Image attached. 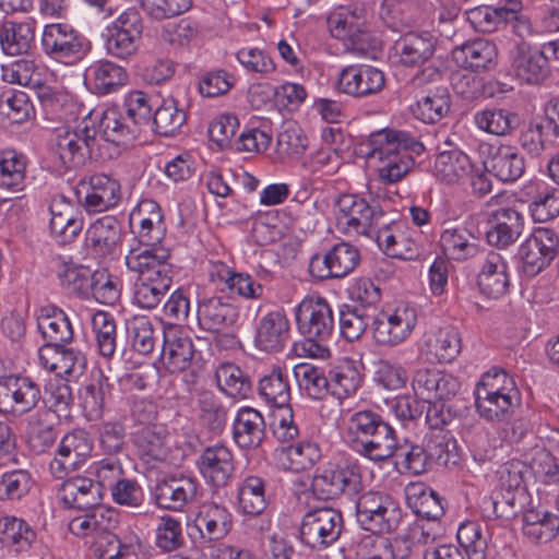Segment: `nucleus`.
Here are the masks:
<instances>
[{
	"mask_svg": "<svg viewBox=\"0 0 559 559\" xmlns=\"http://www.w3.org/2000/svg\"><path fill=\"white\" fill-rule=\"evenodd\" d=\"M36 538L35 530L25 520L13 515L0 518V543L10 550L27 551Z\"/></svg>",
	"mask_w": 559,
	"mask_h": 559,
	"instance_id": "obj_51",
	"label": "nucleus"
},
{
	"mask_svg": "<svg viewBox=\"0 0 559 559\" xmlns=\"http://www.w3.org/2000/svg\"><path fill=\"white\" fill-rule=\"evenodd\" d=\"M510 278L503 257L489 251L477 276V284L484 295L497 299L508 292Z\"/></svg>",
	"mask_w": 559,
	"mask_h": 559,
	"instance_id": "obj_43",
	"label": "nucleus"
},
{
	"mask_svg": "<svg viewBox=\"0 0 559 559\" xmlns=\"http://www.w3.org/2000/svg\"><path fill=\"white\" fill-rule=\"evenodd\" d=\"M511 68L519 80L530 85H538L551 74L544 51L524 41L516 44L511 50Z\"/></svg>",
	"mask_w": 559,
	"mask_h": 559,
	"instance_id": "obj_22",
	"label": "nucleus"
},
{
	"mask_svg": "<svg viewBox=\"0 0 559 559\" xmlns=\"http://www.w3.org/2000/svg\"><path fill=\"white\" fill-rule=\"evenodd\" d=\"M359 260L358 249L342 241L323 255L314 254L309 262V272L318 280L341 278L353 272Z\"/></svg>",
	"mask_w": 559,
	"mask_h": 559,
	"instance_id": "obj_18",
	"label": "nucleus"
},
{
	"mask_svg": "<svg viewBox=\"0 0 559 559\" xmlns=\"http://www.w3.org/2000/svg\"><path fill=\"white\" fill-rule=\"evenodd\" d=\"M368 158L377 163V171L383 183L401 181L415 166L411 155H420L425 146L409 132L382 129L370 134Z\"/></svg>",
	"mask_w": 559,
	"mask_h": 559,
	"instance_id": "obj_1",
	"label": "nucleus"
},
{
	"mask_svg": "<svg viewBox=\"0 0 559 559\" xmlns=\"http://www.w3.org/2000/svg\"><path fill=\"white\" fill-rule=\"evenodd\" d=\"M522 272L534 277L547 269L559 254V234L547 227H537L520 245Z\"/></svg>",
	"mask_w": 559,
	"mask_h": 559,
	"instance_id": "obj_10",
	"label": "nucleus"
},
{
	"mask_svg": "<svg viewBox=\"0 0 559 559\" xmlns=\"http://www.w3.org/2000/svg\"><path fill=\"white\" fill-rule=\"evenodd\" d=\"M199 483L189 476H171L159 480L153 491L156 504L166 510L181 511L198 493Z\"/></svg>",
	"mask_w": 559,
	"mask_h": 559,
	"instance_id": "obj_31",
	"label": "nucleus"
},
{
	"mask_svg": "<svg viewBox=\"0 0 559 559\" xmlns=\"http://www.w3.org/2000/svg\"><path fill=\"white\" fill-rule=\"evenodd\" d=\"M37 20L26 16L0 22V48L10 57L29 56L35 49Z\"/></svg>",
	"mask_w": 559,
	"mask_h": 559,
	"instance_id": "obj_21",
	"label": "nucleus"
},
{
	"mask_svg": "<svg viewBox=\"0 0 559 559\" xmlns=\"http://www.w3.org/2000/svg\"><path fill=\"white\" fill-rule=\"evenodd\" d=\"M374 237L378 246L391 258L411 261L420 254L419 245L412 239L402 223L384 224Z\"/></svg>",
	"mask_w": 559,
	"mask_h": 559,
	"instance_id": "obj_34",
	"label": "nucleus"
},
{
	"mask_svg": "<svg viewBox=\"0 0 559 559\" xmlns=\"http://www.w3.org/2000/svg\"><path fill=\"white\" fill-rule=\"evenodd\" d=\"M37 326L46 344L64 345L73 338V329L68 316L55 306L40 308Z\"/></svg>",
	"mask_w": 559,
	"mask_h": 559,
	"instance_id": "obj_46",
	"label": "nucleus"
},
{
	"mask_svg": "<svg viewBox=\"0 0 559 559\" xmlns=\"http://www.w3.org/2000/svg\"><path fill=\"white\" fill-rule=\"evenodd\" d=\"M34 111L28 95L20 90L8 88L0 94V121L3 123H23Z\"/></svg>",
	"mask_w": 559,
	"mask_h": 559,
	"instance_id": "obj_61",
	"label": "nucleus"
},
{
	"mask_svg": "<svg viewBox=\"0 0 559 559\" xmlns=\"http://www.w3.org/2000/svg\"><path fill=\"white\" fill-rule=\"evenodd\" d=\"M84 194L82 205L87 213H102L116 207L122 198L120 182L106 174H94L80 181Z\"/></svg>",
	"mask_w": 559,
	"mask_h": 559,
	"instance_id": "obj_19",
	"label": "nucleus"
},
{
	"mask_svg": "<svg viewBox=\"0 0 559 559\" xmlns=\"http://www.w3.org/2000/svg\"><path fill=\"white\" fill-rule=\"evenodd\" d=\"M50 233L60 245L71 243L76 239L83 228L82 218L75 216L68 203H53L50 205Z\"/></svg>",
	"mask_w": 559,
	"mask_h": 559,
	"instance_id": "obj_54",
	"label": "nucleus"
},
{
	"mask_svg": "<svg viewBox=\"0 0 559 559\" xmlns=\"http://www.w3.org/2000/svg\"><path fill=\"white\" fill-rule=\"evenodd\" d=\"M168 432L163 425H146L133 433L136 454L146 464L164 462L169 452Z\"/></svg>",
	"mask_w": 559,
	"mask_h": 559,
	"instance_id": "obj_40",
	"label": "nucleus"
},
{
	"mask_svg": "<svg viewBox=\"0 0 559 559\" xmlns=\"http://www.w3.org/2000/svg\"><path fill=\"white\" fill-rule=\"evenodd\" d=\"M259 394L269 404L277 409L290 406V385L286 371L282 368H273L270 373L259 381Z\"/></svg>",
	"mask_w": 559,
	"mask_h": 559,
	"instance_id": "obj_59",
	"label": "nucleus"
},
{
	"mask_svg": "<svg viewBox=\"0 0 559 559\" xmlns=\"http://www.w3.org/2000/svg\"><path fill=\"white\" fill-rule=\"evenodd\" d=\"M443 258L463 262L479 253V241L475 234L464 225L444 228L439 239Z\"/></svg>",
	"mask_w": 559,
	"mask_h": 559,
	"instance_id": "obj_39",
	"label": "nucleus"
},
{
	"mask_svg": "<svg viewBox=\"0 0 559 559\" xmlns=\"http://www.w3.org/2000/svg\"><path fill=\"white\" fill-rule=\"evenodd\" d=\"M452 57L464 69L473 72L488 71L497 64L498 49L491 40L477 38L455 47Z\"/></svg>",
	"mask_w": 559,
	"mask_h": 559,
	"instance_id": "obj_36",
	"label": "nucleus"
},
{
	"mask_svg": "<svg viewBox=\"0 0 559 559\" xmlns=\"http://www.w3.org/2000/svg\"><path fill=\"white\" fill-rule=\"evenodd\" d=\"M424 442L432 467H449L459 463L456 441L448 431L431 430L426 435Z\"/></svg>",
	"mask_w": 559,
	"mask_h": 559,
	"instance_id": "obj_56",
	"label": "nucleus"
},
{
	"mask_svg": "<svg viewBox=\"0 0 559 559\" xmlns=\"http://www.w3.org/2000/svg\"><path fill=\"white\" fill-rule=\"evenodd\" d=\"M297 330L306 337L328 341L332 337L335 319L332 306L319 295L306 296L294 309Z\"/></svg>",
	"mask_w": 559,
	"mask_h": 559,
	"instance_id": "obj_11",
	"label": "nucleus"
},
{
	"mask_svg": "<svg viewBox=\"0 0 559 559\" xmlns=\"http://www.w3.org/2000/svg\"><path fill=\"white\" fill-rule=\"evenodd\" d=\"M522 522V532L532 543H548L559 532V516L548 511L530 509L524 512Z\"/></svg>",
	"mask_w": 559,
	"mask_h": 559,
	"instance_id": "obj_53",
	"label": "nucleus"
},
{
	"mask_svg": "<svg viewBox=\"0 0 559 559\" xmlns=\"http://www.w3.org/2000/svg\"><path fill=\"white\" fill-rule=\"evenodd\" d=\"M265 480L255 475H248L237 484V511L248 516H261L267 507Z\"/></svg>",
	"mask_w": 559,
	"mask_h": 559,
	"instance_id": "obj_45",
	"label": "nucleus"
},
{
	"mask_svg": "<svg viewBox=\"0 0 559 559\" xmlns=\"http://www.w3.org/2000/svg\"><path fill=\"white\" fill-rule=\"evenodd\" d=\"M415 395L426 403L441 402L455 395L457 382L452 377L428 368L418 369L413 378Z\"/></svg>",
	"mask_w": 559,
	"mask_h": 559,
	"instance_id": "obj_32",
	"label": "nucleus"
},
{
	"mask_svg": "<svg viewBox=\"0 0 559 559\" xmlns=\"http://www.w3.org/2000/svg\"><path fill=\"white\" fill-rule=\"evenodd\" d=\"M97 131L83 119L74 130H64L57 134L56 152L67 168H79L92 158L96 146Z\"/></svg>",
	"mask_w": 559,
	"mask_h": 559,
	"instance_id": "obj_15",
	"label": "nucleus"
},
{
	"mask_svg": "<svg viewBox=\"0 0 559 559\" xmlns=\"http://www.w3.org/2000/svg\"><path fill=\"white\" fill-rule=\"evenodd\" d=\"M169 259L165 247H138L126 255V265L136 277L170 289L177 271Z\"/></svg>",
	"mask_w": 559,
	"mask_h": 559,
	"instance_id": "obj_8",
	"label": "nucleus"
},
{
	"mask_svg": "<svg viewBox=\"0 0 559 559\" xmlns=\"http://www.w3.org/2000/svg\"><path fill=\"white\" fill-rule=\"evenodd\" d=\"M128 80L127 70L110 60L95 61L84 73L85 84L97 95L116 93Z\"/></svg>",
	"mask_w": 559,
	"mask_h": 559,
	"instance_id": "obj_37",
	"label": "nucleus"
},
{
	"mask_svg": "<svg viewBox=\"0 0 559 559\" xmlns=\"http://www.w3.org/2000/svg\"><path fill=\"white\" fill-rule=\"evenodd\" d=\"M475 126L489 134L504 136L519 124V116L504 108H486L474 114Z\"/></svg>",
	"mask_w": 559,
	"mask_h": 559,
	"instance_id": "obj_60",
	"label": "nucleus"
},
{
	"mask_svg": "<svg viewBox=\"0 0 559 559\" xmlns=\"http://www.w3.org/2000/svg\"><path fill=\"white\" fill-rule=\"evenodd\" d=\"M290 322L283 309H275L262 316L255 325L254 345L269 353H281L290 338Z\"/></svg>",
	"mask_w": 559,
	"mask_h": 559,
	"instance_id": "obj_23",
	"label": "nucleus"
},
{
	"mask_svg": "<svg viewBox=\"0 0 559 559\" xmlns=\"http://www.w3.org/2000/svg\"><path fill=\"white\" fill-rule=\"evenodd\" d=\"M461 352V335L451 325L429 331L424 335L421 353L429 362H450Z\"/></svg>",
	"mask_w": 559,
	"mask_h": 559,
	"instance_id": "obj_38",
	"label": "nucleus"
},
{
	"mask_svg": "<svg viewBox=\"0 0 559 559\" xmlns=\"http://www.w3.org/2000/svg\"><path fill=\"white\" fill-rule=\"evenodd\" d=\"M417 322L418 314L414 306L401 302L395 307H386L372 322L373 338L382 346H397L409 338Z\"/></svg>",
	"mask_w": 559,
	"mask_h": 559,
	"instance_id": "obj_7",
	"label": "nucleus"
},
{
	"mask_svg": "<svg viewBox=\"0 0 559 559\" xmlns=\"http://www.w3.org/2000/svg\"><path fill=\"white\" fill-rule=\"evenodd\" d=\"M459 544L465 549L468 559H486L488 540L490 538L488 528L477 521L462 523L456 534Z\"/></svg>",
	"mask_w": 559,
	"mask_h": 559,
	"instance_id": "obj_62",
	"label": "nucleus"
},
{
	"mask_svg": "<svg viewBox=\"0 0 559 559\" xmlns=\"http://www.w3.org/2000/svg\"><path fill=\"white\" fill-rule=\"evenodd\" d=\"M362 383V374L353 359H342L329 370L330 392L338 400L354 395Z\"/></svg>",
	"mask_w": 559,
	"mask_h": 559,
	"instance_id": "obj_50",
	"label": "nucleus"
},
{
	"mask_svg": "<svg viewBox=\"0 0 559 559\" xmlns=\"http://www.w3.org/2000/svg\"><path fill=\"white\" fill-rule=\"evenodd\" d=\"M384 85V73L369 64L347 66L337 78V90L357 98L374 95L381 92Z\"/></svg>",
	"mask_w": 559,
	"mask_h": 559,
	"instance_id": "obj_20",
	"label": "nucleus"
},
{
	"mask_svg": "<svg viewBox=\"0 0 559 559\" xmlns=\"http://www.w3.org/2000/svg\"><path fill=\"white\" fill-rule=\"evenodd\" d=\"M201 353L195 348L190 335L177 326L164 331L160 364L169 373H178L200 367Z\"/></svg>",
	"mask_w": 559,
	"mask_h": 559,
	"instance_id": "obj_17",
	"label": "nucleus"
},
{
	"mask_svg": "<svg viewBox=\"0 0 559 559\" xmlns=\"http://www.w3.org/2000/svg\"><path fill=\"white\" fill-rule=\"evenodd\" d=\"M518 394H475V404L480 417L487 421L499 423L513 413Z\"/></svg>",
	"mask_w": 559,
	"mask_h": 559,
	"instance_id": "obj_63",
	"label": "nucleus"
},
{
	"mask_svg": "<svg viewBox=\"0 0 559 559\" xmlns=\"http://www.w3.org/2000/svg\"><path fill=\"white\" fill-rule=\"evenodd\" d=\"M40 46L46 56L64 64L80 62L92 50L90 39L67 23L45 25Z\"/></svg>",
	"mask_w": 559,
	"mask_h": 559,
	"instance_id": "obj_5",
	"label": "nucleus"
},
{
	"mask_svg": "<svg viewBox=\"0 0 559 559\" xmlns=\"http://www.w3.org/2000/svg\"><path fill=\"white\" fill-rule=\"evenodd\" d=\"M342 530V513L333 508H320L304 515L300 539L310 548L322 550L337 542Z\"/></svg>",
	"mask_w": 559,
	"mask_h": 559,
	"instance_id": "obj_12",
	"label": "nucleus"
},
{
	"mask_svg": "<svg viewBox=\"0 0 559 559\" xmlns=\"http://www.w3.org/2000/svg\"><path fill=\"white\" fill-rule=\"evenodd\" d=\"M451 97L445 86H436L417 99L413 114L425 123L440 121L450 110Z\"/></svg>",
	"mask_w": 559,
	"mask_h": 559,
	"instance_id": "obj_55",
	"label": "nucleus"
},
{
	"mask_svg": "<svg viewBox=\"0 0 559 559\" xmlns=\"http://www.w3.org/2000/svg\"><path fill=\"white\" fill-rule=\"evenodd\" d=\"M328 23L332 36L343 40L348 49L358 56L367 53L370 48V33L362 9L340 8L329 16Z\"/></svg>",
	"mask_w": 559,
	"mask_h": 559,
	"instance_id": "obj_13",
	"label": "nucleus"
},
{
	"mask_svg": "<svg viewBox=\"0 0 559 559\" xmlns=\"http://www.w3.org/2000/svg\"><path fill=\"white\" fill-rule=\"evenodd\" d=\"M231 437L240 449L252 450L260 447L265 438L263 415L249 406L238 409L233 420Z\"/></svg>",
	"mask_w": 559,
	"mask_h": 559,
	"instance_id": "obj_35",
	"label": "nucleus"
},
{
	"mask_svg": "<svg viewBox=\"0 0 559 559\" xmlns=\"http://www.w3.org/2000/svg\"><path fill=\"white\" fill-rule=\"evenodd\" d=\"M82 510V514L69 522V531L79 537L96 539L110 533L118 523L117 511L99 502Z\"/></svg>",
	"mask_w": 559,
	"mask_h": 559,
	"instance_id": "obj_29",
	"label": "nucleus"
},
{
	"mask_svg": "<svg viewBox=\"0 0 559 559\" xmlns=\"http://www.w3.org/2000/svg\"><path fill=\"white\" fill-rule=\"evenodd\" d=\"M336 226L347 236L376 235L384 213L376 202H368L365 198L345 193L336 201Z\"/></svg>",
	"mask_w": 559,
	"mask_h": 559,
	"instance_id": "obj_4",
	"label": "nucleus"
},
{
	"mask_svg": "<svg viewBox=\"0 0 559 559\" xmlns=\"http://www.w3.org/2000/svg\"><path fill=\"white\" fill-rule=\"evenodd\" d=\"M407 506L421 520L437 521L444 514V508L438 493L425 485L409 484L406 489Z\"/></svg>",
	"mask_w": 559,
	"mask_h": 559,
	"instance_id": "obj_52",
	"label": "nucleus"
},
{
	"mask_svg": "<svg viewBox=\"0 0 559 559\" xmlns=\"http://www.w3.org/2000/svg\"><path fill=\"white\" fill-rule=\"evenodd\" d=\"M480 151L483 154H487V159L484 160L486 170L499 180L504 182L515 181L524 174V158L515 147L504 144L483 143Z\"/></svg>",
	"mask_w": 559,
	"mask_h": 559,
	"instance_id": "obj_28",
	"label": "nucleus"
},
{
	"mask_svg": "<svg viewBox=\"0 0 559 559\" xmlns=\"http://www.w3.org/2000/svg\"><path fill=\"white\" fill-rule=\"evenodd\" d=\"M197 317L201 330L218 333L233 326L239 318V312L227 298L212 296L198 301Z\"/></svg>",
	"mask_w": 559,
	"mask_h": 559,
	"instance_id": "obj_30",
	"label": "nucleus"
},
{
	"mask_svg": "<svg viewBox=\"0 0 559 559\" xmlns=\"http://www.w3.org/2000/svg\"><path fill=\"white\" fill-rule=\"evenodd\" d=\"M361 485L357 465L319 468L311 481L313 495L321 500L335 499L343 493L355 496Z\"/></svg>",
	"mask_w": 559,
	"mask_h": 559,
	"instance_id": "obj_16",
	"label": "nucleus"
},
{
	"mask_svg": "<svg viewBox=\"0 0 559 559\" xmlns=\"http://www.w3.org/2000/svg\"><path fill=\"white\" fill-rule=\"evenodd\" d=\"M39 365L58 377L80 376L86 368L85 356L63 345L45 344L38 350Z\"/></svg>",
	"mask_w": 559,
	"mask_h": 559,
	"instance_id": "obj_33",
	"label": "nucleus"
},
{
	"mask_svg": "<svg viewBox=\"0 0 559 559\" xmlns=\"http://www.w3.org/2000/svg\"><path fill=\"white\" fill-rule=\"evenodd\" d=\"M472 173L473 163L469 156L461 150L442 151L435 158L433 175L445 185L461 183Z\"/></svg>",
	"mask_w": 559,
	"mask_h": 559,
	"instance_id": "obj_44",
	"label": "nucleus"
},
{
	"mask_svg": "<svg viewBox=\"0 0 559 559\" xmlns=\"http://www.w3.org/2000/svg\"><path fill=\"white\" fill-rule=\"evenodd\" d=\"M122 229L119 221L105 215L94 221L85 231L84 245L95 258L112 257L121 243Z\"/></svg>",
	"mask_w": 559,
	"mask_h": 559,
	"instance_id": "obj_27",
	"label": "nucleus"
},
{
	"mask_svg": "<svg viewBox=\"0 0 559 559\" xmlns=\"http://www.w3.org/2000/svg\"><path fill=\"white\" fill-rule=\"evenodd\" d=\"M490 217L492 226L487 231V240L491 246L507 248L523 233L524 217L514 207H499L491 213Z\"/></svg>",
	"mask_w": 559,
	"mask_h": 559,
	"instance_id": "obj_41",
	"label": "nucleus"
},
{
	"mask_svg": "<svg viewBox=\"0 0 559 559\" xmlns=\"http://www.w3.org/2000/svg\"><path fill=\"white\" fill-rule=\"evenodd\" d=\"M85 119L90 126H94V121L97 120V134L99 133L105 141L116 145H126L140 134L138 127L126 119V115L118 107H109L100 112L92 110Z\"/></svg>",
	"mask_w": 559,
	"mask_h": 559,
	"instance_id": "obj_26",
	"label": "nucleus"
},
{
	"mask_svg": "<svg viewBox=\"0 0 559 559\" xmlns=\"http://www.w3.org/2000/svg\"><path fill=\"white\" fill-rule=\"evenodd\" d=\"M93 439L84 429H73L60 440L56 456L49 464L51 474L64 478L69 473L78 471L91 457Z\"/></svg>",
	"mask_w": 559,
	"mask_h": 559,
	"instance_id": "obj_14",
	"label": "nucleus"
},
{
	"mask_svg": "<svg viewBox=\"0 0 559 559\" xmlns=\"http://www.w3.org/2000/svg\"><path fill=\"white\" fill-rule=\"evenodd\" d=\"M437 45L438 37L430 32H408L395 41L397 62L405 68L423 67L435 56Z\"/></svg>",
	"mask_w": 559,
	"mask_h": 559,
	"instance_id": "obj_25",
	"label": "nucleus"
},
{
	"mask_svg": "<svg viewBox=\"0 0 559 559\" xmlns=\"http://www.w3.org/2000/svg\"><path fill=\"white\" fill-rule=\"evenodd\" d=\"M197 465L205 481L216 488L226 487L236 471L233 451L225 444L205 448Z\"/></svg>",
	"mask_w": 559,
	"mask_h": 559,
	"instance_id": "obj_24",
	"label": "nucleus"
},
{
	"mask_svg": "<svg viewBox=\"0 0 559 559\" xmlns=\"http://www.w3.org/2000/svg\"><path fill=\"white\" fill-rule=\"evenodd\" d=\"M346 438L354 452L376 463L393 457L400 449L395 429L372 411H359L349 417Z\"/></svg>",
	"mask_w": 559,
	"mask_h": 559,
	"instance_id": "obj_2",
	"label": "nucleus"
},
{
	"mask_svg": "<svg viewBox=\"0 0 559 559\" xmlns=\"http://www.w3.org/2000/svg\"><path fill=\"white\" fill-rule=\"evenodd\" d=\"M212 280L217 278L227 288L246 299H260L263 296V286L255 282L248 273H238L225 264H218L211 272Z\"/></svg>",
	"mask_w": 559,
	"mask_h": 559,
	"instance_id": "obj_58",
	"label": "nucleus"
},
{
	"mask_svg": "<svg viewBox=\"0 0 559 559\" xmlns=\"http://www.w3.org/2000/svg\"><path fill=\"white\" fill-rule=\"evenodd\" d=\"M58 498L66 508L82 510L99 502L100 492L92 479L75 477L62 483Z\"/></svg>",
	"mask_w": 559,
	"mask_h": 559,
	"instance_id": "obj_49",
	"label": "nucleus"
},
{
	"mask_svg": "<svg viewBox=\"0 0 559 559\" xmlns=\"http://www.w3.org/2000/svg\"><path fill=\"white\" fill-rule=\"evenodd\" d=\"M197 526L203 536L210 540L226 536L233 526V515L227 507L216 502L201 504L197 519Z\"/></svg>",
	"mask_w": 559,
	"mask_h": 559,
	"instance_id": "obj_48",
	"label": "nucleus"
},
{
	"mask_svg": "<svg viewBox=\"0 0 559 559\" xmlns=\"http://www.w3.org/2000/svg\"><path fill=\"white\" fill-rule=\"evenodd\" d=\"M110 390L111 384L103 372L92 377L91 381L83 386L80 400L84 414L90 420L100 418L106 401L110 396Z\"/></svg>",
	"mask_w": 559,
	"mask_h": 559,
	"instance_id": "obj_57",
	"label": "nucleus"
},
{
	"mask_svg": "<svg viewBox=\"0 0 559 559\" xmlns=\"http://www.w3.org/2000/svg\"><path fill=\"white\" fill-rule=\"evenodd\" d=\"M143 28L142 16L135 8L121 12L103 34L107 53L119 60L132 59L139 51Z\"/></svg>",
	"mask_w": 559,
	"mask_h": 559,
	"instance_id": "obj_6",
	"label": "nucleus"
},
{
	"mask_svg": "<svg viewBox=\"0 0 559 559\" xmlns=\"http://www.w3.org/2000/svg\"><path fill=\"white\" fill-rule=\"evenodd\" d=\"M40 400V388L29 377L14 373L0 377V415L21 418L34 411Z\"/></svg>",
	"mask_w": 559,
	"mask_h": 559,
	"instance_id": "obj_9",
	"label": "nucleus"
},
{
	"mask_svg": "<svg viewBox=\"0 0 559 559\" xmlns=\"http://www.w3.org/2000/svg\"><path fill=\"white\" fill-rule=\"evenodd\" d=\"M321 459V450L318 443L309 440L276 450L278 465L294 473L310 469Z\"/></svg>",
	"mask_w": 559,
	"mask_h": 559,
	"instance_id": "obj_47",
	"label": "nucleus"
},
{
	"mask_svg": "<svg viewBox=\"0 0 559 559\" xmlns=\"http://www.w3.org/2000/svg\"><path fill=\"white\" fill-rule=\"evenodd\" d=\"M356 515L359 525L372 534L392 533L402 522L400 503L389 493L369 490L356 501Z\"/></svg>",
	"mask_w": 559,
	"mask_h": 559,
	"instance_id": "obj_3",
	"label": "nucleus"
},
{
	"mask_svg": "<svg viewBox=\"0 0 559 559\" xmlns=\"http://www.w3.org/2000/svg\"><path fill=\"white\" fill-rule=\"evenodd\" d=\"M294 376L299 388L313 400H322L330 392L329 374L318 366L302 362L294 367Z\"/></svg>",
	"mask_w": 559,
	"mask_h": 559,
	"instance_id": "obj_64",
	"label": "nucleus"
},
{
	"mask_svg": "<svg viewBox=\"0 0 559 559\" xmlns=\"http://www.w3.org/2000/svg\"><path fill=\"white\" fill-rule=\"evenodd\" d=\"M27 156L14 148L0 150V189L19 194L27 187Z\"/></svg>",
	"mask_w": 559,
	"mask_h": 559,
	"instance_id": "obj_42",
	"label": "nucleus"
}]
</instances>
